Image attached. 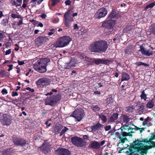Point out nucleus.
I'll list each match as a JSON object with an SVG mask.
<instances>
[{"mask_svg":"<svg viewBox=\"0 0 155 155\" xmlns=\"http://www.w3.org/2000/svg\"><path fill=\"white\" fill-rule=\"evenodd\" d=\"M135 140H136V141L137 142V141L138 143H140V145L139 146H138L139 147H141V146H142L143 145H144L143 143H142V142L149 144L150 141L149 139L148 140L147 138L144 139L143 140H140L138 139H135Z\"/></svg>","mask_w":155,"mask_h":155,"instance_id":"nucleus-24","label":"nucleus"},{"mask_svg":"<svg viewBox=\"0 0 155 155\" xmlns=\"http://www.w3.org/2000/svg\"><path fill=\"white\" fill-rule=\"evenodd\" d=\"M68 128L66 127H64V128L63 129L62 131L60 133V136H62L63 134L65 133L66 131L68 130Z\"/></svg>","mask_w":155,"mask_h":155,"instance_id":"nucleus-47","label":"nucleus"},{"mask_svg":"<svg viewBox=\"0 0 155 155\" xmlns=\"http://www.w3.org/2000/svg\"><path fill=\"white\" fill-rule=\"evenodd\" d=\"M12 97L17 96L18 95V94L16 91H13L12 92Z\"/></svg>","mask_w":155,"mask_h":155,"instance_id":"nucleus-62","label":"nucleus"},{"mask_svg":"<svg viewBox=\"0 0 155 155\" xmlns=\"http://www.w3.org/2000/svg\"><path fill=\"white\" fill-rule=\"evenodd\" d=\"M155 5V3L152 2L150 4L146 5V6L145 7V9L147 10V9L150 8H152Z\"/></svg>","mask_w":155,"mask_h":155,"instance_id":"nucleus-42","label":"nucleus"},{"mask_svg":"<svg viewBox=\"0 0 155 155\" xmlns=\"http://www.w3.org/2000/svg\"><path fill=\"white\" fill-rule=\"evenodd\" d=\"M21 20H19L18 22L17 23V25L20 26L23 24V18L20 19Z\"/></svg>","mask_w":155,"mask_h":155,"instance_id":"nucleus-57","label":"nucleus"},{"mask_svg":"<svg viewBox=\"0 0 155 155\" xmlns=\"http://www.w3.org/2000/svg\"><path fill=\"white\" fill-rule=\"evenodd\" d=\"M149 144H152V146L153 148L155 147V142L153 141V140L152 141H150Z\"/></svg>","mask_w":155,"mask_h":155,"instance_id":"nucleus-64","label":"nucleus"},{"mask_svg":"<svg viewBox=\"0 0 155 155\" xmlns=\"http://www.w3.org/2000/svg\"><path fill=\"white\" fill-rule=\"evenodd\" d=\"M103 125L99 123L96 124L95 125L92 126L94 130V132H95L97 130H99L101 127H102Z\"/></svg>","mask_w":155,"mask_h":155,"instance_id":"nucleus-29","label":"nucleus"},{"mask_svg":"<svg viewBox=\"0 0 155 155\" xmlns=\"http://www.w3.org/2000/svg\"><path fill=\"white\" fill-rule=\"evenodd\" d=\"M91 109L95 112L99 111L100 110L101 108L97 105H93L91 107Z\"/></svg>","mask_w":155,"mask_h":155,"instance_id":"nucleus-35","label":"nucleus"},{"mask_svg":"<svg viewBox=\"0 0 155 155\" xmlns=\"http://www.w3.org/2000/svg\"><path fill=\"white\" fill-rule=\"evenodd\" d=\"M134 129V128L131 127V129L127 130V132H123L122 134H120L119 132H117L115 133V136L120 139L119 140L120 143L124 144L125 143L126 140H127L126 137L131 136L132 135V134L134 133L133 132Z\"/></svg>","mask_w":155,"mask_h":155,"instance_id":"nucleus-4","label":"nucleus"},{"mask_svg":"<svg viewBox=\"0 0 155 155\" xmlns=\"http://www.w3.org/2000/svg\"><path fill=\"white\" fill-rule=\"evenodd\" d=\"M22 0H12L11 2L13 5L17 6H20L22 3Z\"/></svg>","mask_w":155,"mask_h":155,"instance_id":"nucleus-27","label":"nucleus"},{"mask_svg":"<svg viewBox=\"0 0 155 155\" xmlns=\"http://www.w3.org/2000/svg\"><path fill=\"white\" fill-rule=\"evenodd\" d=\"M121 75V81H128L130 78V75L125 72H122V73Z\"/></svg>","mask_w":155,"mask_h":155,"instance_id":"nucleus-25","label":"nucleus"},{"mask_svg":"<svg viewBox=\"0 0 155 155\" xmlns=\"http://www.w3.org/2000/svg\"><path fill=\"white\" fill-rule=\"evenodd\" d=\"M50 61V59L48 58H41L35 62L34 68L36 71L41 73H44L46 72L47 66Z\"/></svg>","mask_w":155,"mask_h":155,"instance_id":"nucleus-2","label":"nucleus"},{"mask_svg":"<svg viewBox=\"0 0 155 155\" xmlns=\"http://www.w3.org/2000/svg\"><path fill=\"white\" fill-rule=\"evenodd\" d=\"M14 150L12 148L4 150L2 152V155H12Z\"/></svg>","mask_w":155,"mask_h":155,"instance_id":"nucleus-23","label":"nucleus"},{"mask_svg":"<svg viewBox=\"0 0 155 155\" xmlns=\"http://www.w3.org/2000/svg\"><path fill=\"white\" fill-rule=\"evenodd\" d=\"M119 17V12L115 9H114L108 15V18L110 19H117Z\"/></svg>","mask_w":155,"mask_h":155,"instance_id":"nucleus-17","label":"nucleus"},{"mask_svg":"<svg viewBox=\"0 0 155 155\" xmlns=\"http://www.w3.org/2000/svg\"><path fill=\"white\" fill-rule=\"evenodd\" d=\"M61 97V95L59 94L47 97L45 100V104L54 106L60 101Z\"/></svg>","mask_w":155,"mask_h":155,"instance_id":"nucleus-5","label":"nucleus"},{"mask_svg":"<svg viewBox=\"0 0 155 155\" xmlns=\"http://www.w3.org/2000/svg\"><path fill=\"white\" fill-rule=\"evenodd\" d=\"M11 16L12 18H18L19 19H22L23 18V17L21 16L20 15H18L15 13L12 14L11 15Z\"/></svg>","mask_w":155,"mask_h":155,"instance_id":"nucleus-43","label":"nucleus"},{"mask_svg":"<svg viewBox=\"0 0 155 155\" xmlns=\"http://www.w3.org/2000/svg\"><path fill=\"white\" fill-rule=\"evenodd\" d=\"M11 52V49H9L8 50L6 51H5V55H7L10 54Z\"/></svg>","mask_w":155,"mask_h":155,"instance_id":"nucleus-63","label":"nucleus"},{"mask_svg":"<svg viewBox=\"0 0 155 155\" xmlns=\"http://www.w3.org/2000/svg\"><path fill=\"white\" fill-rule=\"evenodd\" d=\"M76 113V119L78 122L80 121L85 114L84 110L82 108L77 109L75 110Z\"/></svg>","mask_w":155,"mask_h":155,"instance_id":"nucleus-12","label":"nucleus"},{"mask_svg":"<svg viewBox=\"0 0 155 155\" xmlns=\"http://www.w3.org/2000/svg\"><path fill=\"white\" fill-rule=\"evenodd\" d=\"M115 20L110 19L104 22L102 25V26L103 28L107 29H113V27L115 25Z\"/></svg>","mask_w":155,"mask_h":155,"instance_id":"nucleus-11","label":"nucleus"},{"mask_svg":"<svg viewBox=\"0 0 155 155\" xmlns=\"http://www.w3.org/2000/svg\"><path fill=\"white\" fill-rule=\"evenodd\" d=\"M8 17H6L5 18L3 19L1 21V24L4 26H6L8 23Z\"/></svg>","mask_w":155,"mask_h":155,"instance_id":"nucleus-34","label":"nucleus"},{"mask_svg":"<svg viewBox=\"0 0 155 155\" xmlns=\"http://www.w3.org/2000/svg\"><path fill=\"white\" fill-rule=\"evenodd\" d=\"M146 88H145V90H143L140 96V97L141 99H143L145 101H146L147 98V95L145 94V91H146Z\"/></svg>","mask_w":155,"mask_h":155,"instance_id":"nucleus-40","label":"nucleus"},{"mask_svg":"<svg viewBox=\"0 0 155 155\" xmlns=\"http://www.w3.org/2000/svg\"><path fill=\"white\" fill-rule=\"evenodd\" d=\"M58 155H70V152L69 150L62 147L59 148L55 151Z\"/></svg>","mask_w":155,"mask_h":155,"instance_id":"nucleus-14","label":"nucleus"},{"mask_svg":"<svg viewBox=\"0 0 155 155\" xmlns=\"http://www.w3.org/2000/svg\"><path fill=\"white\" fill-rule=\"evenodd\" d=\"M107 13V9L104 7H102L97 10V12L95 14V16L97 18L100 19L105 16Z\"/></svg>","mask_w":155,"mask_h":155,"instance_id":"nucleus-10","label":"nucleus"},{"mask_svg":"<svg viewBox=\"0 0 155 155\" xmlns=\"http://www.w3.org/2000/svg\"><path fill=\"white\" fill-rule=\"evenodd\" d=\"M122 119L124 123H127L130 121V118L129 116L127 115L123 114L122 115Z\"/></svg>","mask_w":155,"mask_h":155,"instance_id":"nucleus-31","label":"nucleus"},{"mask_svg":"<svg viewBox=\"0 0 155 155\" xmlns=\"http://www.w3.org/2000/svg\"><path fill=\"white\" fill-rule=\"evenodd\" d=\"M133 144L131 145L130 146L129 148V150L126 152V153H135L137 152L139 153L140 154V147H139L140 145V143L136 141L135 140H134L133 143Z\"/></svg>","mask_w":155,"mask_h":155,"instance_id":"nucleus-9","label":"nucleus"},{"mask_svg":"<svg viewBox=\"0 0 155 155\" xmlns=\"http://www.w3.org/2000/svg\"><path fill=\"white\" fill-rule=\"evenodd\" d=\"M71 2L70 0H66L65 1V3L66 5H71Z\"/></svg>","mask_w":155,"mask_h":155,"instance_id":"nucleus-54","label":"nucleus"},{"mask_svg":"<svg viewBox=\"0 0 155 155\" xmlns=\"http://www.w3.org/2000/svg\"><path fill=\"white\" fill-rule=\"evenodd\" d=\"M72 39L69 36H64L61 37L53 45L55 48L63 47L66 46L71 41Z\"/></svg>","mask_w":155,"mask_h":155,"instance_id":"nucleus-3","label":"nucleus"},{"mask_svg":"<svg viewBox=\"0 0 155 155\" xmlns=\"http://www.w3.org/2000/svg\"><path fill=\"white\" fill-rule=\"evenodd\" d=\"M2 94H7L8 93V92L6 88H4L1 91Z\"/></svg>","mask_w":155,"mask_h":155,"instance_id":"nucleus-56","label":"nucleus"},{"mask_svg":"<svg viewBox=\"0 0 155 155\" xmlns=\"http://www.w3.org/2000/svg\"><path fill=\"white\" fill-rule=\"evenodd\" d=\"M51 5L52 6H55L57 3L60 2V0H51Z\"/></svg>","mask_w":155,"mask_h":155,"instance_id":"nucleus-48","label":"nucleus"},{"mask_svg":"<svg viewBox=\"0 0 155 155\" xmlns=\"http://www.w3.org/2000/svg\"><path fill=\"white\" fill-rule=\"evenodd\" d=\"M77 55L78 58H81V59L85 60L86 58V55H85L83 53L78 52L77 54Z\"/></svg>","mask_w":155,"mask_h":155,"instance_id":"nucleus-30","label":"nucleus"},{"mask_svg":"<svg viewBox=\"0 0 155 155\" xmlns=\"http://www.w3.org/2000/svg\"><path fill=\"white\" fill-rule=\"evenodd\" d=\"M64 18V24L66 27L69 28L71 26V22L74 20L73 18V17H69L68 18L66 17Z\"/></svg>","mask_w":155,"mask_h":155,"instance_id":"nucleus-21","label":"nucleus"},{"mask_svg":"<svg viewBox=\"0 0 155 155\" xmlns=\"http://www.w3.org/2000/svg\"><path fill=\"white\" fill-rule=\"evenodd\" d=\"M111 128V127L110 125L107 126H105L104 127L105 130L106 131H107V130H109Z\"/></svg>","mask_w":155,"mask_h":155,"instance_id":"nucleus-58","label":"nucleus"},{"mask_svg":"<svg viewBox=\"0 0 155 155\" xmlns=\"http://www.w3.org/2000/svg\"><path fill=\"white\" fill-rule=\"evenodd\" d=\"M135 26L133 25H127L123 29V32L124 33H127L130 30L134 28Z\"/></svg>","mask_w":155,"mask_h":155,"instance_id":"nucleus-26","label":"nucleus"},{"mask_svg":"<svg viewBox=\"0 0 155 155\" xmlns=\"http://www.w3.org/2000/svg\"><path fill=\"white\" fill-rule=\"evenodd\" d=\"M12 138L14 144L16 146H23L26 144V140L21 137L14 135Z\"/></svg>","mask_w":155,"mask_h":155,"instance_id":"nucleus-8","label":"nucleus"},{"mask_svg":"<svg viewBox=\"0 0 155 155\" xmlns=\"http://www.w3.org/2000/svg\"><path fill=\"white\" fill-rule=\"evenodd\" d=\"M55 32V30L54 29H52L49 30V32H48V35H51L53 34Z\"/></svg>","mask_w":155,"mask_h":155,"instance_id":"nucleus-52","label":"nucleus"},{"mask_svg":"<svg viewBox=\"0 0 155 155\" xmlns=\"http://www.w3.org/2000/svg\"><path fill=\"white\" fill-rule=\"evenodd\" d=\"M48 38L46 36H39L35 39V43L38 46H41L45 43Z\"/></svg>","mask_w":155,"mask_h":155,"instance_id":"nucleus-13","label":"nucleus"},{"mask_svg":"<svg viewBox=\"0 0 155 155\" xmlns=\"http://www.w3.org/2000/svg\"><path fill=\"white\" fill-rule=\"evenodd\" d=\"M71 140L72 143L77 147H82L86 145V142L82 138L77 136L72 137Z\"/></svg>","mask_w":155,"mask_h":155,"instance_id":"nucleus-6","label":"nucleus"},{"mask_svg":"<svg viewBox=\"0 0 155 155\" xmlns=\"http://www.w3.org/2000/svg\"><path fill=\"white\" fill-rule=\"evenodd\" d=\"M134 107L133 106H128L126 107V111L128 113H131L134 111Z\"/></svg>","mask_w":155,"mask_h":155,"instance_id":"nucleus-41","label":"nucleus"},{"mask_svg":"<svg viewBox=\"0 0 155 155\" xmlns=\"http://www.w3.org/2000/svg\"><path fill=\"white\" fill-rule=\"evenodd\" d=\"M114 99L111 95H110L106 99V103L107 104L112 103Z\"/></svg>","mask_w":155,"mask_h":155,"instance_id":"nucleus-37","label":"nucleus"},{"mask_svg":"<svg viewBox=\"0 0 155 155\" xmlns=\"http://www.w3.org/2000/svg\"><path fill=\"white\" fill-rule=\"evenodd\" d=\"M72 13V11L71 10H68L67 11L64 15V17H72L71 15H70Z\"/></svg>","mask_w":155,"mask_h":155,"instance_id":"nucleus-46","label":"nucleus"},{"mask_svg":"<svg viewBox=\"0 0 155 155\" xmlns=\"http://www.w3.org/2000/svg\"><path fill=\"white\" fill-rule=\"evenodd\" d=\"M8 73L5 70H1L0 71V75L2 77H4L5 76L8 77Z\"/></svg>","mask_w":155,"mask_h":155,"instance_id":"nucleus-38","label":"nucleus"},{"mask_svg":"<svg viewBox=\"0 0 155 155\" xmlns=\"http://www.w3.org/2000/svg\"><path fill=\"white\" fill-rule=\"evenodd\" d=\"M105 81L104 80H102V81H101L100 82H99L97 84L98 85H96L95 88H96V89L97 87H102L105 85Z\"/></svg>","mask_w":155,"mask_h":155,"instance_id":"nucleus-39","label":"nucleus"},{"mask_svg":"<svg viewBox=\"0 0 155 155\" xmlns=\"http://www.w3.org/2000/svg\"><path fill=\"white\" fill-rule=\"evenodd\" d=\"M131 129V127H130L128 125H124L122 127H121L120 129L121 130V133L122 134L123 132H127L128 129Z\"/></svg>","mask_w":155,"mask_h":155,"instance_id":"nucleus-28","label":"nucleus"},{"mask_svg":"<svg viewBox=\"0 0 155 155\" xmlns=\"http://www.w3.org/2000/svg\"><path fill=\"white\" fill-rule=\"evenodd\" d=\"M135 64L137 66H139L141 65H144L145 66H149V65L147 64H146L140 61L136 62V63H135Z\"/></svg>","mask_w":155,"mask_h":155,"instance_id":"nucleus-44","label":"nucleus"},{"mask_svg":"<svg viewBox=\"0 0 155 155\" xmlns=\"http://www.w3.org/2000/svg\"><path fill=\"white\" fill-rule=\"evenodd\" d=\"M0 122L4 125L8 126L11 124V120L9 118L8 116L4 115L2 117H1Z\"/></svg>","mask_w":155,"mask_h":155,"instance_id":"nucleus-15","label":"nucleus"},{"mask_svg":"<svg viewBox=\"0 0 155 155\" xmlns=\"http://www.w3.org/2000/svg\"><path fill=\"white\" fill-rule=\"evenodd\" d=\"M87 130L90 132H94V130L92 126L89 127H87Z\"/></svg>","mask_w":155,"mask_h":155,"instance_id":"nucleus-51","label":"nucleus"},{"mask_svg":"<svg viewBox=\"0 0 155 155\" xmlns=\"http://www.w3.org/2000/svg\"><path fill=\"white\" fill-rule=\"evenodd\" d=\"M154 103L153 101V100L149 101L146 104V107L149 108H151L153 107L154 106Z\"/></svg>","mask_w":155,"mask_h":155,"instance_id":"nucleus-36","label":"nucleus"},{"mask_svg":"<svg viewBox=\"0 0 155 155\" xmlns=\"http://www.w3.org/2000/svg\"><path fill=\"white\" fill-rule=\"evenodd\" d=\"M149 120L151 121V119L149 117H147L145 119L144 122L143 123L142 125L143 126L147 125L148 124V122Z\"/></svg>","mask_w":155,"mask_h":155,"instance_id":"nucleus-45","label":"nucleus"},{"mask_svg":"<svg viewBox=\"0 0 155 155\" xmlns=\"http://www.w3.org/2000/svg\"><path fill=\"white\" fill-rule=\"evenodd\" d=\"M99 117L102 120V124H104L107 121V118L106 116L103 114H101L99 115Z\"/></svg>","mask_w":155,"mask_h":155,"instance_id":"nucleus-32","label":"nucleus"},{"mask_svg":"<svg viewBox=\"0 0 155 155\" xmlns=\"http://www.w3.org/2000/svg\"><path fill=\"white\" fill-rule=\"evenodd\" d=\"M111 62V60L107 59L104 60L103 59H99V58H94V64H95L97 65H99L101 64H108Z\"/></svg>","mask_w":155,"mask_h":155,"instance_id":"nucleus-18","label":"nucleus"},{"mask_svg":"<svg viewBox=\"0 0 155 155\" xmlns=\"http://www.w3.org/2000/svg\"><path fill=\"white\" fill-rule=\"evenodd\" d=\"M108 47L107 43L105 41L99 40L90 44L88 49L91 52L101 53L105 52Z\"/></svg>","mask_w":155,"mask_h":155,"instance_id":"nucleus-1","label":"nucleus"},{"mask_svg":"<svg viewBox=\"0 0 155 155\" xmlns=\"http://www.w3.org/2000/svg\"><path fill=\"white\" fill-rule=\"evenodd\" d=\"M7 66L9 67V68L8 69V71H9L12 69H13L12 67L13 66V64H10V65H8Z\"/></svg>","mask_w":155,"mask_h":155,"instance_id":"nucleus-60","label":"nucleus"},{"mask_svg":"<svg viewBox=\"0 0 155 155\" xmlns=\"http://www.w3.org/2000/svg\"><path fill=\"white\" fill-rule=\"evenodd\" d=\"M94 58H91L87 57L86 58L85 60L87 62H88V64H89L93 65L94 64Z\"/></svg>","mask_w":155,"mask_h":155,"instance_id":"nucleus-33","label":"nucleus"},{"mask_svg":"<svg viewBox=\"0 0 155 155\" xmlns=\"http://www.w3.org/2000/svg\"><path fill=\"white\" fill-rule=\"evenodd\" d=\"M140 147L141 155H146L148 153V150L150 149L153 148L152 145L148 146L147 145H143Z\"/></svg>","mask_w":155,"mask_h":155,"instance_id":"nucleus-19","label":"nucleus"},{"mask_svg":"<svg viewBox=\"0 0 155 155\" xmlns=\"http://www.w3.org/2000/svg\"><path fill=\"white\" fill-rule=\"evenodd\" d=\"M17 63L19 65H23L25 64V62L24 61H20L18 60L17 61Z\"/></svg>","mask_w":155,"mask_h":155,"instance_id":"nucleus-59","label":"nucleus"},{"mask_svg":"<svg viewBox=\"0 0 155 155\" xmlns=\"http://www.w3.org/2000/svg\"><path fill=\"white\" fill-rule=\"evenodd\" d=\"M150 32L151 33L155 35V24L153 25L151 29Z\"/></svg>","mask_w":155,"mask_h":155,"instance_id":"nucleus-49","label":"nucleus"},{"mask_svg":"<svg viewBox=\"0 0 155 155\" xmlns=\"http://www.w3.org/2000/svg\"><path fill=\"white\" fill-rule=\"evenodd\" d=\"M139 51L142 54L148 56L152 55L153 52V51H150L149 49L147 50L143 45L140 46V49Z\"/></svg>","mask_w":155,"mask_h":155,"instance_id":"nucleus-16","label":"nucleus"},{"mask_svg":"<svg viewBox=\"0 0 155 155\" xmlns=\"http://www.w3.org/2000/svg\"><path fill=\"white\" fill-rule=\"evenodd\" d=\"M26 90L30 91L32 93L34 92L35 91V90L34 89H33V88H31L29 87H27L26 88Z\"/></svg>","mask_w":155,"mask_h":155,"instance_id":"nucleus-55","label":"nucleus"},{"mask_svg":"<svg viewBox=\"0 0 155 155\" xmlns=\"http://www.w3.org/2000/svg\"><path fill=\"white\" fill-rule=\"evenodd\" d=\"M118 114L117 113H113L112 114H110L109 117L108 122L110 123H113L117 120L118 118Z\"/></svg>","mask_w":155,"mask_h":155,"instance_id":"nucleus-22","label":"nucleus"},{"mask_svg":"<svg viewBox=\"0 0 155 155\" xmlns=\"http://www.w3.org/2000/svg\"><path fill=\"white\" fill-rule=\"evenodd\" d=\"M51 82L50 79L47 78H41L37 80L35 83L38 87L43 88L49 85Z\"/></svg>","mask_w":155,"mask_h":155,"instance_id":"nucleus-7","label":"nucleus"},{"mask_svg":"<svg viewBox=\"0 0 155 155\" xmlns=\"http://www.w3.org/2000/svg\"><path fill=\"white\" fill-rule=\"evenodd\" d=\"M155 139V132L154 134H151L150 137L149 139L150 141H153V140Z\"/></svg>","mask_w":155,"mask_h":155,"instance_id":"nucleus-53","label":"nucleus"},{"mask_svg":"<svg viewBox=\"0 0 155 155\" xmlns=\"http://www.w3.org/2000/svg\"><path fill=\"white\" fill-rule=\"evenodd\" d=\"M61 127H60L58 126H56L54 128V130L56 133H58L61 131Z\"/></svg>","mask_w":155,"mask_h":155,"instance_id":"nucleus-50","label":"nucleus"},{"mask_svg":"<svg viewBox=\"0 0 155 155\" xmlns=\"http://www.w3.org/2000/svg\"><path fill=\"white\" fill-rule=\"evenodd\" d=\"M105 143V140H102L100 143H99V148H100L101 147L103 146Z\"/></svg>","mask_w":155,"mask_h":155,"instance_id":"nucleus-61","label":"nucleus"},{"mask_svg":"<svg viewBox=\"0 0 155 155\" xmlns=\"http://www.w3.org/2000/svg\"><path fill=\"white\" fill-rule=\"evenodd\" d=\"M88 148L97 150L99 149V143L95 140L90 142L88 146Z\"/></svg>","mask_w":155,"mask_h":155,"instance_id":"nucleus-20","label":"nucleus"}]
</instances>
